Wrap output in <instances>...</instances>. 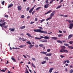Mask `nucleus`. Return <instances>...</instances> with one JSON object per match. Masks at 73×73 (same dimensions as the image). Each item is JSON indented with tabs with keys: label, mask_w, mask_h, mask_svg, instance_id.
I'll return each mask as SVG.
<instances>
[{
	"label": "nucleus",
	"mask_w": 73,
	"mask_h": 73,
	"mask_svg": "<svg viewBox=\"0 0 73 73\" xmlns=\"http://www.w3.org/2000/svg\"><path fill=\"white\" fill-rule=\"evenodd\" d=\"M33 46H34V45H33L32 44L31 45H30L29 46V48L30 49H31V48H32V47H33Z\"/></svg>",
	"instance_id": "19"
},
{
	"label": "nucleus",
	"mask_w": 73,
	"mask_h": 73,
	"mask_svg": "<svg viewBox=\"0 0 73 73\" xmlns=\"http://www.w3.org/2000/svg\"><path fill=\"white\" fill-rule=\"evenodd\" d=\"M24 39V38H21V37H20L19 38V40H23Z\"/></svg>",
	"instance_id": "52"
},
{
	"label": "nucleus",
	"mask_w": 73,
	"mask_h": 73,
	"mask_svg": "<svg viewBox=\"0 0 73 73\" xmlns=\"http://www.w3.org/2000/svg\"><path fill=\"white\" fill-rule=\"evenodd\" d=\"M45 63H46V61L45 60L41 62L42 64H45Z\"/></svg>",
	"instance_id": "34"
},
{
	"label": "nucleus",
	"mask_w": 73,
	"mask_h": 73,
	"mask_svg": "<svg viewBox=\"0 0 73 73\" xmlns=\"http://www.w3.org/2000/svg\"><path fill=\"white\" fill-rule=\"evenodd\" d=\"M68 43H69V44H73V41H70L68 42Z\"/></svg>",
	"instance_id": "29"
},
{
	"label": "nucleus",
	"mask_w": 73,
	"mask_h": 73,
	"mask_svg": "<svg viewBox=\"0 0 73 73\" xmlns=\"http://www.w3.org/2000/svg\"><path fill=\"white\" fill-rule=\"evenodd\" d=\"M35 23L34 22H31L30 24H33Z\"/></svg>",
	"instance_id": "55"
},
{
	"label": "nucleus",
	"mask_w": 73,
	"mask_h": 73,
	"mask_svg": "<svg viewBox=\"0 0 73 73\" xmlns=\"http://www.w3.org/2000/svg\"><path fill=\"white\" fill-rule=\"evenodd\" d=\"M25 17V16H24V15H22L21 17V19H24Z\"/></svg>",
	"instance_id": "36"
},
{
	"label": "nucleus",
	"mask_w": 73,
	"mask_h": 73,
	"mask_svg": "<svg viewBox=\"0 0 73 73\" xmlns=\"http://www.w3.org/2000/svg\"><path fill=\"white\" fill-rule=\"evenodd\" d=\"M41 8V7H38L36 9V11H38V10H39V9H40V8Z\"/></svg>",
	"instance_id": "31"
},
{
	"label": "nucleus",
	"mask_w": 73,
	"mask_h": 73,
	"mask_svg": "<svg viewBox=\"0 0 73 73\" xmlns=\"http://www.w3.org/2000/svg\"><path fill=\"white\" fill-rule=\"evenodd\" d=\"M56 12V11L54 10V11L52 12L50 14V17H52V16H53L54 15V13Z\"/></svg>",
	"instance_id": "5"
},
{
	"label": "nucleus",
	"mask_w": 73,
	"mask_h": 73,
	"mask_svg": "<svg viewBox=\"0 0 73 73\" xmlns=\"http://www.w3.org/2000/svg\"><path fill=\"white\" fill-rule=\"evenodd\" d=\"M3 28H7L8 27V26H3Z\"/></svg>",
	"instance_id": "38"
},
{
	"label": "nucleus",
	"mask_w": 73,
	"mask_h": 73,
	"mask_svg": "<svg viewBox=\"0 0 73 73\" xmlns=\"http://www.w3.org/2000/svg\"><path fill=\"white\" fill-rule=\"evenodd\" d=\"M50 12H52V10H50L48 11L47 12L45 13L44 15H47V14H48V13H50Z\"/></svg>",
	"instance_id": "12"
},
{
	"label": "nucleus",
	"mask_w": 73,
	"mask_h": 73,
	"mask_svg": "<svg viewBox=\"0 0 73 73\" xmlns=\"http://www.w3.org/2000/svg\"><path fill=\"white\" fill-rule=\"evenodd\" d=\"M4 3H5V1H3L2 3L3 5H4Z\"/></svg>",
	"instance_id": "45"
},
{
	"label": "nucleus",
	"mask_w": 73,
	"mask_h": 73,
	"mask_svg": "<svg viewBox=\"0 0 73 73\" xmlns=\"http://www.w3.org/2000/svg\"><path fill=\"white\" fill-rule=\"evenodd\" d=\"M32 66L33 67H34V68H36V67H35V64H33L32 63Z\"/></svg>",
	"instance_id": "40"
},
{
	"label": "nucleus",
	"mask_w": 73,
	"mask_h": 73,
	"mask_svg": "<svg viewBox=\"0 0 73 73\" xmlns=\"http://www.w3.org/2000/svg\"><path fill=\"white\" fill-rule=\"evenodd\" d=\"M60 57L61 58H64V57H65V56H62V55H60Z\"/></svg>",
	"instance_id": "46"
},
{
	"label": "nucleus",
	"mask_w": 73,
	"mask_h": 73,
	"mask_svg": "<svg viewBox=\"0 0 73 73\" xmlns=\"http://www.w3.org/2000/svg\"><path fill=\"white\" fill-rule=\"evenodd\" d=\"M35 11H33L32 13V15H33V14H34V13H35Z\"/></svg>",
	"instance_id": "56"
},
{
	"label": "nucleus",
	"mask_w": 73,
	"mask_h": 73,
	"mask_svg": "<svg viewBox=\"0 0 73 73\" xmlns=\"http://www.w3.org/2000/svg\"><path fill=\"white\" fill-rule=\"evenodd\" d=\"M45 58L47 60H49V58L48 57H45Z\"/></svg>",
	"instance_id": "47"
},
{
	"label": "nucleus",
	"mask_w": 73,
	"mask_h": 73,
	"mask_svg": "<svg viewBox=\"0 0 73 73\" xmlns=\"http://www.w3.org/2000/svg\"><path fill=\"white\" fill-rule=\"evenodd\" d=\"M52 19V17H50L47 18V19H46V21H48V20H50L51 19Z\"/></svg>",
	"instance_id": "28"
},
{
	"label": "nucleus",
	"mask_w": 73,
	"mask_h": 73,
	"mask_svg": "<svg viewBox=\"0 0 73 73\" xmlns=\"http://www.w3.org/2000/svg\"><path fill=\"white\" fill-rule=\"evenodd\" d=\"M45 8H48V6L47 5V4H46L44 6Z\"/></svg>",
	"instance_id": "37"
},
{
	"label": "nucleus",
	"mask_w": 73,
	"mask_h": 73,
	"mask_svg": "<svg viewBox=\"0 0 73 73\" xmlns=\"http://www.w3.org/2000/svg\"><path fill=\"white\" fill-rule=\"evenodd\" d=\"M66 62L67 63H69V60H66Z\"/></svg>",
	"instance_id": "61"
},
{
	"label": "nucleus",
	"mask_w": 73,
	"mask_h": 73,
	"mask_svg": "<svg viewBox=\"0 0 73 73\" xmlns=\"http://www.w3.org/2000/svg\"><path fill=\"white\" fill-rule=\"evenodd\" d=\"M26 43H27V44H29V45H31L32 43L30 41H28L26 42Z\"/></svg>",
	"instance_id": "20"
},
{
	"label": "nucleus",
	"mask_w": 73,
	"mask_h": 73,
	"mask_svg": "<svg viewBox=\"0 0 73 73\" xmlns=\"http://www.w3.org/2000/svg\"><path fill=\"white\" fill-rule=\"evenodd\" d=\"M26 35H28V37H31V38H33V36H31V34L28 33H27Z\"/></svg>",
	"instance_id": "7"
},
{
	"label": "nucleus",
	"mask_w": 73,
	"mask_h": 73,
	"mask_svg": "<svg viewBox=\"0 0 73 73\" xmlns=\"http://www.w3.org/2000/svg\"><path fill=\"white\" fill-rule=\"evenodd\" d=\"M11 59L13 61H15V62H16V60H15V59L14 58L12 57Z\"/></svg>",
	"instance_id": "32"
},
{
	"label": "nucleus",
	"mask_w": 73,
	"mask_h": 73,
	"mask_svg": "<svg viewBox=\"0 0 73 73\" xmlns=\"http://www.w3.org/2000/svg\"><path fill=\"white\" fill-rule=\"evenodd\" d=\"M64 49H63L61 48L60 50V53H63V52H64Z\"/></svg>",
	"instance_id": "18"
},
{
	"label": "nucleus",
	"mask_w": 73,
	"mask_h": 73,
	"mask_svg": "<svg viewBox=\"0 0 73 73\" xmlns=\"http://www.w3.org/2000/svg\"><path fill=\"white\" fill-rule=\"evenodd\" d=\"M50 51V49H48L47 50V52H49Z\"/></svg>",
	"instance_id": "42"
},
{
	"label": "nucleus",
	"mask_w": 73,
	"mask_h": 73,
	"mask_svg": "<svg viewBox=\"0 0 73 73\" xmlns=\"http://www.w3.org/2000/svg\"><path fill=\"white\" fill-rule=\"evenodd\" d=\"M20 35H21L22 36H24V34H21Z\"/></svg>",
	"instance_id": "59"
},
{
	"label": "nucleus",
	"mask_w": 73,
	"mask_h": 73,
	"mask_svg": "<svg viewBox=\"0 0 73 73\" xmlns=\"http://www.w3.org/2000/svg\"><path fill=\"white\" fill-rule=\"evenodd\" d=\"M25 28V26H22L20 27L21 29H24Z\"/></svg>",
	"instance_id": "25"
},
{
	"label": "nucleus",
	"mask_w": 73,
	"mask_h": 73,
	"mask_svg": "<svg viewBox=\"0 0 73 73\" xmlns=\"http://www.w3.org/2000/svg\"><path fill=\"white\" fill-rule=\"evenodd\" d=\"M68 21V23H72V21L70 20H68V21Z\"/></svg>",
	"instance_id": "49"
},
{
	"label": "nucleus",
	"mask_w": 73,
	"mask_h": 73,
	"mask_svg": "<svg viewBox=\"0 0 73 73\" xmlns=\"http://www.w3.org/2000/svg\"><path fill=\"white\" fill-rule=\"evenodd\" d=\"M53 69H54V68H50L49 70V72H50V73H52V70H53Z\"/></svg>",
	"instance_id": "13"
},
{
	"label": "nucleus",
	"mask_w": 73,
	"mask_h": 73,
	"mask_svg": "<svg viewBox=\"0 0 73 73\" xmlns=\"http://www.w3.org/2000/svg\"><path fill=\"white\" fill-rule=\"evenodd\" d=\"M27 40V39H26V38H25V39H22V41L23 42L25 41H26V40Z\"/></svg>",
	"instance_id": "39"
},
{
	"label": "nucleus",
	"mask_w": 73,
	"mask_h": 73,
	"mask_svg": "<svg viewBox=\"0 0 73 73\" xmlns=\"http://www.w3.org/2000/svg\"><path fill=\"white\" fill-rule=\"evenodd\" d=\"M73 37V35H69L68 36V39L69 40L70 38H71V37Z\"/></svg>",
	"instance_id": "14"
},
{
	"label": "nucleus",
	"mask_w": 73,
	"mask_h": 73,
	"mask_svg": "<svg viewBox=\"0 0 73 73\" xmlns=\"http://www.w3.org/2000/svg\"><path fill=\"white\" fill-rule=\"evenodd\" d=\"M70 73H72L73 72V70L71 69L70 71Z\"/></svg>",
	"instance_id": "41"
},
{
	"label": "nucleus",
	"mask_w": 73,
	"mask_h": 73,
	"mask_svg": "<svg viewBox=\"0 0 73 73\" xmlns=\"http://www.w3.org/2000/svg\"><path fill=\"white\" fill-rule=\"evenodd\" d=\"M33 31L34 32H38L39 33H44V34H47V31H42V30H41V29H34Z\"/></svg>",
	"instance_id": "1"
},
{
	"label": "nucleus",
	"mask_w": 73,
	"mask_h": 73,
	"mask_svg": "<svg viewBox=\"0 0 73 73\" xmlns=\"http://www.w3.org/2000/svg\"><path fill=\"white\" fill-rule=\"evenodd\" d=\"M36 5H35L32 8V9H34V8H35V7H36Z\"/></svg>",
	"instance_id": "53"
},
{
	"label": "nucleus",
	"mask_w": 73,
	"mask_h": 73,
	"mask_svg": "<svg viewBox=\"0 0 73 73\" xmlns=\"http://www.w3.org/2000/svg\"><path fill=\"white\" fill-rule=\"evenodd\" d=\"M53 1L52 0L50 2V3H53Z\"/></svg>",
	"instance_id": "63"
},
{
	"label": "nucleus",
	"mask_w": 73,
	"mask_h": 73,
	"mask_svg": "<svg viewBox=\"0 0 73 73\" xmlns=\"http://www.w3.org/2000/svg\"><path fill=\"white\" fill-rule=\"evenodd\" d=\"M39 46L40 47H42L44 46V44H39Z\"/></svg>",
	"instance_id": "30"
},
{
	"label": "nucleus",
	"mask_w": 73,
	"mask_h": 73,
	"mask_svg": "<svg viewBox=\"0 0 73 73\" xmlns=\"http://www.w3.org/2000/svg\"><path fill=\"white\" fill-rule=\"evenodd\" d=\"M57 42H58L59 43H61V44H62V42L60 40H57Z\"/></svg>",
	"instance_id": "23"
},
{
	"label": "nucleus",
	"mask_w": 73,
	"mask_h": 73,
	"mask_svg": "<svg viewBox=\"0 0 73 73\" xmlns=\"http://www.w3.org/2000/svg\"><path fill=\"white\" fill-rule=\"evenodd\" d=\"M9 30L11 32H13L15 31V28H13V29H12L10 28L9 29Z\"/></svg>",
	"instance_id": "11"
},
{
	"label": "nucleus",
	"mask_w": 73,
	"mask_h": 73,
	"mask_svg": "<svg viewBox=\"0 0 73 73\" xmlns=\"http://www.w3.org/2000/svg\"><path fill=\"white\" fill-rule=\"evenodd\" d=\"M40 37V38H39L38 37H35V40H41V38H44V36H41Z\"/></svg>",
	"instance_id": "6"
},
{
	"label": "nucleus",
	"mask_w": 73,
	"mask_h": 73,
	"mask_svg": "<svg viewBox=\"0 0 73 73\" xmlns=\"http://www.w3.org/2000/svg\"><path fill=\"white\" fill-rule=\"evenodd\" d=\"M33 9H31L29 11V13H31L33 11Z\"/></svg>",
	"instance_id": "26"
},
{
	"label": "nucleus",
	"mask_w": 73,
	"mask_h": 73,
	"mask_svg": "<svg viewBox=\"0 0 73 73\" xmlns=\"http://www.w3.org/2000/svg\"><path fill=\"white\" fill-rule=\"evenodd\" d=\"M43 42H48V41L46 39H44V40H43Z\"/></svg>",
	"instance_id": "33"
},
{
	"label": "nucleus",
	"mask_w": 73,
	"mask_h": 73,
	"mask_svg": "<svg viewBox=\"0 0 73 73\" xmlns=\"http://www.w3.org/2000/svg\"><path fill=\"white\" fill-rule=\"evenodd\" d=\"M13 6V4L11 3L10 5H9L8 7V8H10V7H12Z\"/></svg>",
	"instance_id": "22"
},
{
	"label": "nucleus",
	"mask_w": 73,
	"mask_h": 73,
	"mask_svg": "<svg viewBox=\"0 0 73 73\" xmlns=\"http://www.w3.org/2000/svg\"><path fill=\"white\" fill-rule=\"evenodd\" d=\"M45 3L46 4H48V3H49V1H48V0H46L45 1Z\"/></svg>",
	"instance_id": "43"
},
{
	"label": "nucleus",
	"mask_w": 73,
	"mask_h": 73,
	"mask_svg": "<svg viewBox=\"0 0 73 73\" xmlns=\"http://www.w3.org/2000/svg\"><path fill=\"white\" fill-rule=\"evenodd\" d=\"M72 23H73V20H72ZM73 27V23H70L69 25V28L70 29H72V28Z\"/></svg>",
	"instance_id": "4"
},
{
	"label": "nucleus",
	"mask_w": 73,
	"mask_h": 73,
	"mask_svg": "<svg viewBox=\"0 0 73 73\" xmlns=\"http://www.w3.org/2000/svg\"><path fill=\"white\" fill-rule=\"evenodd\" d=\"M61 48H62V49L65 50V49L66 48V47L64 46H61Z\"/></svg>",
	"instance_id": "17"
},
{
	"label": "nucleus",
	"mask_w": 73,
	"mask_h": 73,
	"mask_svg": "<svg viewBox=\"0 0 73 73\" xmlns=\"http://www.w3.org/2000/svg\"><path fill=\"white\" fill-rule=\"evenodd\" d=\"M52 54V53H47L45 55L46 56H51Z\"/></svg>",
	"instance_id": "8"
},
{
	"label": "nucleus",
	"mask_w": 73,
	"mask_h": 73,
	"mask_svg": "<svg viewBox=\"0 0 73 73\" xmlns=\"http://www.w3.org/2000/svg\"><path fill=\"white\" fill-rule=\"evenodd\" d=\"M64 45L68 46V48H69V49H73V46H69V44L65 43L64 44Z\"/></svg>",
	"instance_id": "2"
},
{
	"label": "nucleus",
	"mask_w": 73,
	"mask_h": 73,
	"mask_svg": "<svg viewBox=\"0 0 73 73\" xmlns=\"http://www.w3.org/2000/svg\"><path fill=\"white\" fill-rule=\"evenodd\" d=\"M4 21H5V20H4V19H3V20H1L0 21L1 23L0 24H2V23H3Z\"/></svg>",
	"instance_id": "15"
},
{
	"label": "nucleus",
	"mask_w": 73,
	"mask_h": 73,
	"mask_svg": "<svg viewBox=\"0 0 73 73\" xmlns=\"http://www.w3.org/2000/svg\"><path fill=\"white\" fill-rule=\"evenodd\" d=\"M44 38L45 39H49L50 38L48 36H44Z\"/></svg>",
	"instance_id": "16"
},
{
	"label": "nucleus",
	"mask_w": 73,
	"mask_h": 73,
	"mask_svg": "<svg viewBox=\"0 0 73 73\" xmlns=\"http://www.w3.org/2000/svg\"><path fill=\"white\" fill-rule=\"evenodd\" d=\"M64 52H65V53H68V51L66 50H64Z\"/></svg>",
	"instance_id": "27"
},
{
	"label": "nucleus",
	"mask_w": 73,
	"mask_h": 73,
	"mask_svg": "<svg viewBox=\"0 0 73 73\" xmlns=\"http://www.w3.org/2000/svg\"><path fill=\"white\" fill-rule=\"evenodd\" d=\"M32 60H33L34 61H36V59H35V58H32Z\"/></svg>",
	"instance_id": "50"
},
{
	"label": "nucleus",
	"mask_w": 73,
	"mask_h": 73,
	"mask_svg": "<svg viewBox=\"0 0 73 73\" xmlns=\"http://www.w3.org/2000/svg\"><path fill=\"white\" fill-rule=\"evenodd\" d=\"M1 72H5V70H1Z\"/></svg>",
	"instance_id": "51"
},
{
	"label": "nucleus",
	"mask_w": 73,
	"mask_h": 73,
	"mask_svg": "<svg viewBox=\"0 0 73 73\" xmlns=\"http://www.w3.org/2000/svg\"><path fill=\"white\" fill-rule=\"evenodd\" d=\"M66 60L65 61H64L63 62V64H66Z\"/></svg>",
	"instance_id": "54"
},
{
	"label": "nucleus",
	"mask_w": 73,
	"mask_h": 73,
	"mask_svg": "<svg viewBox=\"0 0 73 73\" xmlns=\"http://www.w3.org/2000/svg\"><path fill=\"white\" fill-rule=\"evenodd\" d=\"M38 28H39L40 29H42V27H38Z\"/></svg>",
	"instance_id": "60"
},
{
	"label": "nucleus",
	"mask_w": 73,
	"mask_h": 73,
	"mask_svg": "<svg viewBox=\"0 0 73 73\" xmlns=\"http://www.w3.org/2000/svg\"><path fill=\"white\" fill-rule=\"evenodd\" d=\"M29 71H30V72L32 73V70H30L29 68Z\"/></svg>",
	"instance_id": "58"
},
{
	"label": "nucleus",
	"mask_w": 73,
	"mask_h": 73,
	"mask_svg": "<svg viewBox=\"0 0 73 73\" xmlns=\"http://www.w3.org/2000/svg\"><path fill=\"white\" fill-rule=\"evenodd\" d=\"M29 9H30V7H27V11H29Z\"/></svg>",
	"instance_id": "44"
},
{
	"label": "nucleus",
	"mask_w": 73,
	"mask_h": 73,
	"mask_svg": "<svg viewBox=\"0 0 73 73\" xmlns=\"http://www.w3.org/2000/svg\"><path fill=\"white\" fill-rule=\"evenodd\" d=\"M62 7V5H61L59 6H58L56 8V9H58Z\"/></svg>",
	"instance_id": "35"
},
{
	"label": "nucleus",
	"mask_w": 73,
	"mask_h": 73,
	"mask_svg": "<svg viewBox=\"0 0 73 73\" xmlns=\"http://www.w3.org/2000/svg\"><path fill=\"white\" fill-rule=\"evenodd\" d=\"M52 38L53 39V40H57L58 39L56 37H52Z\"/></svg>",
	"instance_id": "21"
},
{
	"label": "nucleus",
	"mask_w": 73,
	"mask_h": 73,
	"mask_svg": "<svg viewBox=\"0 0 73 73\" xmlns=\"http://www.w3.org/2000/svg\"><path fill=\"white\" fill-rule=\"evenodd\" d=\"M6 23V22H5L0 24V26L1 27L2 29V30L3 31H4V29L3 28V26H4Z\"/></svg>",
	"instance_id": "3"
},
{
	"label": "nucleus",
	"mask_w": 73,
	"mask_h": 73,
	"mask_svg": "<svg viewBox=\"0 0 73 73\" xmlns=\"http://www.w3.org/2000/svg\"><path fill=\"white\" fill-rule=\"evenodd\" d=\"M25 73H29V72L28 71H27L25 72Z\"/></svg>",
	"instance_id": "64"
},
{
	"label": "nucleus",
	"mask_w": 73,
	"mask_h": 73,
	"mask_svg": "<svg viewBox=\"0 0 73 73\" xmlns=\"http://www.w3.org/2000/svg\"><path fill=\"white\" fill-rule=\"evenodd\" d=\"M62 36H63V35L62 34H60L58 35V37H61Z\"/></svg>",
	"instance_id": "48"
},
{
	"label": "nucleus",
	"mask_w": 73,
	"mask_h": 73,
	"mask_svg": "<svg viewBox=\"0 0 73 73\" xmlns=\"http://www.w3.org/2000/svg\"><path fill=\"white\" fill-rule=\"evenodd\" d=\"M22 7H21L20 6H19L18 7V11H21V9H22Z\"/></svg>",
	"instance_id": "9"
},
{
	"label": "nucleus",
	"mask_w": 73,
	"mask_h": 73,
	"mask_svg": "<svg viewBox=\"0 0 73 73\" xmlns=\"http://www.w3.org/2000/svg\"><path fill=\"white\" fill-rule=\"evenodd\" d=\"M35 46L36 48H38V45H36V46Z\"/></svg>",
	"instance_id": "62"
},
{
	"label": "nucleus",
	"mask_w": 73,
	"mask_h": 73,
	"mask_svg": "<svg viewBox=\"0 0 73 73\" xmlns=\"http://www.w3.org/2000/svg\"><path fill=\"white\" fill-rule=\"evenodd\" d=\"M37 20H38L37 18H36L35 19V21H37Z\"/></svg>",
	"instance_id": "57"
},
{
	"label": "nucleus",
	"mask_w": 73,
	"mask_h": 73,
	"mask_svg": "<svg viewBox=\"0 0 73 73\" xmlns=\"http://www.w3.org/2000/svg\"><path fill=\"white\" fill-rule=\"evenodd\" d=\"M40 53L41 54H46V53H47V52H40Z\"/></svg>",
	"instance_id": "24"
},
{
	"label": "nucleus",
	"mask_w": 73,
	"mask_h": 73,
	"mask_svg": "<svg viewBox=\"0 0 73 73\" xmlns=\"http://www.w3.org/2000/svg\"><path fill=\"white\" fill-rule=\"evenodd\" d=\"M26 46V45H21L20 46H19L20 48H24V47H25Z\"/></svg>",
	"instance_id": "10"
}]
</instances>
